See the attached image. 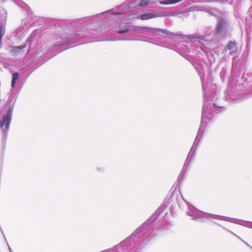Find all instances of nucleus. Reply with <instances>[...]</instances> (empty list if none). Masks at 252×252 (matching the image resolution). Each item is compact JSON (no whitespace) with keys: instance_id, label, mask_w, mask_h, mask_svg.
<instances>
[{"instance_id":"f257e3e1","label":"nucleus","mask_w":252,"mask_h":252,"mask_svg":"<svg viewBox=\"0 0 252 252\" xmlns=\"http://www.w3.org/2000/svg\"><path fill=\"white\" fill-rule=\"evenodd\" d=\"M218 108L214 104H207L205 103L202 108V118L201 122V125L200 126L198 133L195 139L193 145L190 150L189 153L188 155L187 159L189 158L191 152L193 150V146L195 143L198 140V138L200 136V133L202 130L204 124H206L208 119H210V116L212 112H216L218 111Z\"/></svg>"},{"instance_id":"f8f14e48","label":"nucleus","mask_w":252,"mask_h":252,"mask_svg":"<svg viewBox=\"0 0 252 252\" xmlns=\"http://www.w3.org/2000/svg\"><path fill=\"white\" fill-rule=\"evenodd\" d=\"M5 32V29L3 26H0V39L1 40Z\"/></svg>"},{"instance_id":"4468645a","label":"nucleus","mask_w":252,"mask_h":252,"mask_svg":"<svg viewBox=\"0 0 252 252\" xmlns=\"http://www.w3.org/2000/svg\"><path fill=\"white\" fill-rule=\"evenodd\" d=\"M224 229L225 230H226V231L229 232L230 233H231V234H232L233 235H234V236H236L237 237H238V238L241 239L238 236H237L236 234H235V233H234L233 232H232V231L229 230L228 229L225 228H224Z\"/></svg>"},{"instance_id":"20e7f679","label":"nucleus","mask_w":252,"mask_h":252,"mask_svg":"<svg viewBox=\"0 0 252 252\" xmlns=\"http://www.w3.org/2000/svg\"><path fill=\"white\" fill-rule=\"evenodd\" d=\"M218 217L220 218V220H223L231 222L234 223L239 224L249 228H251V225H252V222H248V221H244L242 220H239L236 219H234L232 218H228L225 217L223 216H219Z\"/></svg>"},{"instance_id":"2eb2a0df","label":"nucleus","mask_w":252,"mask_h":252,"mask_svg":"<svg viewBox=\"0 0 252 252\" xmlns=\"http://www.w3.org/2000/svg\"><path fill=\"white\" fill-rule=\"evenodd\" d=\"M142 29H143V31H150V30H151V28H148V27H146V28H142Z\"/></svg>"},{"instance_id":"ddd939ff","label":"nucleus","mask_w":252,"mask_h":252,"mask_svg":"<svg viewBox=\"0 0 252 252\" xmlns=\"http://www.w3.org/2000/svg\"><path fill=\"white\" fill-rule=\"evenodd\" d=\"M131 31V29H126L124 30H121V31H118V33H120V34H122V33H126L127 32H129Z\"/></svg>"},{"instance_id":"1a4fd4ad","label":"nucleus","mask_w":252,"mask_h":252,"mask_svg":"<svg viewBox=\"0 0 252 252\" xmlns=\"http://www.w3.org/2000/svg\"><path fill=\"white\" fill-rule=\"evenodd\" d=\"M236 46V44L233 42H230L227 45L226 48L229 50L234 49Z\"/></svg>"},{"instance_id":"7ed1b4c3","label":"nucleus","mask_w":252,"mask_h":252,"mask_svg":"<svg viewBox=\"0 0 252 252\" xmlns=\"http://www.w3.org/2000/svg\"><path fill=\"white\" fill-rule=\"evenodd\" d=\"M12 110L9 109L7 113L3 116L2 119L0 122V127L3 128L5 125V129L8 130L9 128L10 123L11 120Z\"/></svg>"},{"instance_id":"9b49d317","label":"nucleus","mask_w":252,"mask_h":252,"mask_svg":"<svg viewBox=\"0 0 252 252\" xmlns=\"http://www.w3.org/2000/svg\"><path fill=\"white\" fill-rule=\"evenodd\" d=\"M68 43H67L66 42H62V43H57L54 47V49L55 50H56V49L59 47H62L63 46H65L66 44H67Z\"/></svg>"},{"instance_id":"39448f33","label":"nucleus","mask_w":252,"mask_h":252,"mask_svg":"<svg viewBox=\"0 0 252 252\" xmlns=\"http://www.w3.org/2000/svg\"><path fill=\"white\" fill-rule=\"evenodd\" d=\"M162 16H163V15H162L159 12H151L141 15L140 16V19L142 20H146Z\"/></svg>"},{"instance_id":"dca6fc26","label":"nucleus","mask_w":252,"mask_h":252,"mask_svg":"<svg viewBox=\"0 0 252 252\" xmlns=\"http://www.w3.org/2000/svg\"><path fill=\"white\" fill-rule=\"evenodd\" d=\"M202 88H203V91L204 90V85H203V81H202Z\"/></svg>"},{"instance_id":"f03ea898","label":"nucleus","mask_w":252,"mask_h":252,"mask_svg":"<svg viewBox=\"0 0 252 252\" xmlns=\"http://www.w3.org/2000/svg\"><path fill=\"white\" fill-rule=\"evenodd\" d=\"M188 210L187 212V214L189 216L192 217V220H197L200 218H207V219H215L220 220V218L218 217L219 216L212 215V214H207L206 213L201 212L195 208H194L193 206L188 205Z\"/></svg>"},{"instance_id":"9d476101","label":"nucleus","mask_w":252,"mask_h":252,"mask_svg":"<svg viewBox=\"0 0 252 252\" xmlns=\"http://www.w3.org/2000/svg\"><path fill=\"white\" fill-rule=\"evenodd\" d=\"M150 3V0H142L140 3H139V5L140 6H145L149 4Z\"/></svg>"},{"instance_id":"423d86ee","label":"nucleus","mask_w":252,"mask_h":252,"mask_svg":"<svg viewBox=\"0 0 252 252\" xmlns=\"http://www.w3.org/2000/svg\"><path fill=\"white\" fill-rule=\"evenodd\" d=\"M225 25V22L224 20H221L220 21H219L218 26H217V32H221L223 31Z\"/></svg>"},{"instance_id":"0eeeda50","label":"nucleus","mask_w":252,"mask_h":252,"mask_svg":"<svg viewBox=\"0 0 252 252\" xmlns=\"http://www.w3.org/2000/svg\"><path fill=\"white\" fill-rule=\"evenodd\" d=\"M19 77V74L18 73H14L12 75V80L11 82V87L12 88L14 87L15 84L17 80Z\"/></svg>"},{"instance_id":"6e6552de","label":"nucleus","mask_w":252,"mask_h":252,"mask_svg":"<svg viewBox=\"0 0 252 252\" xmlns=\"http://www.w3.org/2000/svg\"><path fill=\"white\" fill-rule=\"evenodd\" d=\"M25 47H26L25 45L14 47L13 48L12 51L13 52H15V53L19 52L21 50L24 49Z\"/></svg>"}]
</instances>
